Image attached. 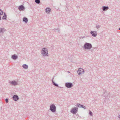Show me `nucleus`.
<instances>
[{
	"label": "nucleus",
	"mask_w": 120,
	"mask_h": 120,
	"mask_svg": "<svg viewBox=\"0 0 120 120\" xmlns=\"http://www.w3.org/2000/svg\"><path fill=\"white\" fill-rule=\"evenodd\" d=\"M41 54L42 55L44 56H48V49L46 48H43L41 50Z\"/></svg>",
	"instance_id": "1"
},
{
	"label": "nucleus",
	"mask_w": 120,
	"mask_h": 120,
	"mask_svg": "<svg viewBox=\"0 0 120 120\" xmlns=\"http://www.w3.org/2000/svg\"><path fill=\"white\" fill-rule=\"evenodd\" d=\"M92 47V44L90 43L86 42L83 46L84 48L86 49H90Z\"/></svg>",
	"instance_id": "2"
},
{
	"label": "nucleus",
	"mask_w": 120,
	"mask_h": 120,
	"mask_svg": "<svg viewBox=\"0 0 120 120\" xmlns=\"http://www.w3.org/2000/svg\"><path fill=\"white\" fill-rule=\"evenodd\" d=\"M56 108L54 104H53L51 105L50 106V110L52 112H56Z\"/></svg>",
	"instance_id": "3"
},
{
	"label": "nucleus",
	"mask_w": 120,
	"mask_h": 120,
	"mask_svg": "<svg viewBox=\"0 0 120 120\" xmlns=\"http://www.w3.org/2000/svg\"><path fill=\"white\" fill-rule=\"evenodd\" d=\"M78 108L77 107L73 108L71 110L70 112L73 114H76L78 112Z\"/></svg>",
	"instance_id": "4"
},
{
	"label": "nucleus",
	"mask_w": 120,
	"mask_h": 120,
	"mask_svg": "<svg viewBox=\"0 0 120 120\" xmlns=\"http://www.w3.org/2000/svg\"><path fill=\"white\" fill-rule=\"evenodd\" d=\"M84 72V69L81 68H79L77 71V73L79 75L83 74Z\"/></svg>",
	"instance_id": "5"
},
{
	"label": "nucleus",
	"mask_w": 120,
	"mask_h": 120,
	"mask_svg": "<svg viewBox=\"0 0 120 120\" xmlns=\"http://www.w3.org/2000/svg\"><path fill=\"white\" fill-rule=\"evenodd\" d=\"M65 86L67 88H70L72 87L73 86L72 83L71 82H66L65 84Z\"/></svg>",
	"instance_id": "6"
},
{
	"label": "nucleus",
	"mask_w": 120,
	"mask_h": 120,
	"mask_svg": "<svg viewBox=\"0 0 120 120\" xmlns=\"http://www.w3.org/2000/svg\"><path fill=\"white\" fill-rule=\"evenodd\" d=\"M25 8L23 5H22L19 6L18 7V9L20 11H24Z\"/></svg>",
	"instance_id": "7"
},
{
	"label": "nucleus",
	"mask_w": 120,
	"mask_h": 120,
	"mask_svg": "<svg viewBox=\"0 0 120 120\" xmlns=\"http://www.w3.org/2000/svg\"><path fill=\"white\" fill-rule=\"evenodd\" d=\"M12 99L15 101H17L19 99L18 96L17 95H15L12 97Z\"/></svg>",
	"instance_id": "8"
},
{
	"label": "nucleus",
	"mask_w": 120,
	"mask_h": 120,
	"mask_svg": "<svg viewBox=\"0 0 120 120\" xmlns=\"http://www.w3.org/2000/svg\"><path fill=\"white\" fill-rule=\"evenodd\" d=\"M90 33L91 34L92 36L94 37H95L97 35V33L96 31H91L90 32Z\"/></svg>",
	"instance_id": "9"
},
{
	"label": "nucleus",
	"mask_w": 120,
	"mask_h": 120,
	"mask_svg": "<svg viewBox=\"0 0 120 120\" xmlns=\"http://www.w3.org/2000/svg\"><path fill=\"white\" fill-rule=\"evenodd\" d=\"M77 106L78 107H82L85 109H86V107L85 106L83 105H81L80 104L78 103L77 104Z\"/></svg>",
	"instance_id": "10"
},
{
	"label": "nucleus",
	"mask_w": 120,
	"mask_h": 120,
	"mask_svg": "<svg viewBox=\"0 0 120 120\" xmlns=\"http://www.w3.org/2000/svg\"><path fill=\"white\" fill-rule=\"evenodd\" d=\"M10 83L12 85L15 86L17 84V82L15 81H10Z\"/></svg>",
	"instance_id": "11"
},
{
	"label": "nucleus",
	"mask_w": 120,
	"mask_h": 120,
	"mask_svg": "<svg viewBox=\"0 0 120 120\" xmlns=\"http://www.w3.org/2000/svg\"><path fill=\"white\" fill-rule=\"evenodd\" d=\"M6 30V29L4 28H0V34L4 33Z\"/></svg>",
	"instance_id": "12"
},
{
	"label": "nucleus",
	"mask_w": 120,
	"mask_h": 120,
	"mask_svg": "<svg viewBox=\"0 0 120 120\" xmlns=\"http://www.w3.org/2000/svg\"><path fill=\"white\" fill-rule=\"evenodd\" d=\"M11 58L14 60H16L18 58V56L14 54L12 56Z\"/></svg>",
	"instance_id": "13"
},
{
	"label": "nucleus",
	"mask_w": 120,
	"mask_h": 120,
	"mask_svg": "<svg viewBox=\"0 0 120 120\" xmlns=\"http://www.w3.org/2000/svg\"><path fill=\"white\" fill-rule=\"evenodd\" d=\"M109 8L108 6H103L102 7V10L103 11H105Z\"/></svg>",
	"instance_id": "14"
},
{
	"label": "nucleus",
	"mask_w": 120,
	"mask_h": 120,
	"mask_svg": "<svg viewBox=\"0 0 120 120\" xmlns=\"http://www.w3.org/2000/svg\"><path fill=\"white\" fill-rule=\"evenodd\" d=\"M53 78L52 79V84L53 85L55 86H56L57 87H59V85L58 84H57L55 83L54 81L53 80Z\"/></svg>",
	"instance_id": "15"
},
{
	"label": "nucleus",
	"mask_w": 120,
	"mask_h": 120,
	"mask_svg": "<svg viewBox=\"0 0 120 120\" xmlns=\"http://www.w3.org/2000/svg\"><path fill=\"white\" fill-rule=\"evenodd\" d=\"M45 10L46 12L47 13H49L51 11V9L49 8H47Z\"/></svg>",
	"instance_id": "16"
},
{
	"label": "nucleus",
	"mask_w": 120,
	"mask_h": 120,
	"mask_svg": "<svg viewBox=\"0 0 120 120\" xmlns=\"http://www.w3.org/2000/svg\"><path fill=\"white\" fill-rule=\"evenodd\" d=\"M23 21L25 22L26 23H27L28 21V19L25 17H24L23 18Z\"/></svg>",
	"instance_id": "17"
},
{
	"label": "nucleus",
	"mask_w": 120,
	"mask_h": 120,
	"mask_svg": "<svg viewBox=\"0 0 120 120\" xmlns=\"http://www.w3.org/2000/svg\"><path fill=\"white\" fill-rule=\"evenodd\" d=\"M22 67L23 68L25 69H27L28 68V65H27L25 64H24L23 65Z\"/></svg>",
	"instance_id": "18"
},
{
	"label": "nucleus",
	"mask_w": 120,
	"mask_h": 120,
	"mask_svg": "<svg viewBox=\"0 0 120 120\" xmlns=\"http://www.w3.org/2000/svg\"><path fill=\"white\" fill-rule=\"evenodd\" d=\"M6 18L7 15L5 13H4V15L3 17H2V19H4L5 20H6Z\"/></svg>",
	"instance_id": "19"
},
{
	"label": "nucleus",
	"mask_w": 120,
	"mask_h": 120,
	"mask_svg": "<svg viewBox=\"0 0 120 120\" xmlns=\"http://www.w3.org/2000/svg\"><path fill=\"white\" fill-rule=\"evenodd\" d=\"M35 2L36 3L38 4H39L40 2V0H35Z\"/></svg>",
	"instance_id": "20"
},
{
	"label": "nucleus",
	"mask_w": 120,
	"mask_h": 120,
	"mask_svg": "<svg viewBox=\"0 0 120 120\" xmlns=\"http://www.w3.org/2000/svg\"><path fill=\"white\" fill-rule=\"evenodd\" d=\"M3 13L4 12L3 10L1 9H0V16L3 15Z\"/></svg>",
	"instance_id": "21"
},
{
	"label": "nucleus",
	"mask_w": 120,
	"mask_h": 120,
	"mask_svg": "<svg viewBox=\"0 0 120 120\" xmlns=\"http://www.w3.org/2000/svg\"><path fill=\"white\" fill-rule=\"evenodd\" d=\"M101 26L99 25H97L96 26V27L97 29H98L100 28Z\"/></svg>",
	"instance_id": "22"
},
{
	"label": "nucleus",
	"mask_w": 120,
	"mask_h": 120,
	"mask_svg": "<svg viewBox=\"0 0 120 120\" xmlns=\"http://www.w3.org/2000/svg\"><path fill=\"white\" fill-rule=\"evenodd\" d=\"M89 114L90 116H92V115H93L92 113L90 110Z\"/></svg>",
	"instance_id": "23"
},
{
	"label": "nucleus",
	"mask_w": 120,
	"mask_h": 120,
	"mask_svg": "<svg viewBox=\"0 0 120 120\" xmlns=\"http://www.w3.org/2000/svg\"><path fill=\"white\" fill-rule=\"evenodd\" d=\"M53 30H54L55 31L57 30L58 33H59V32L60 30L59 29H55Z\"/></svg>",
	"instance_id": "24"
},
{
	"label": "nucleus",
	"mask_w": 120,
	"mask_h": 120,
	"mask_svg": "<svg viewBox=\"0 0 120 120\" xmlns=\"http://www.w3.org/2000/svg\"><path fill=\"white\" fill-rule=\"evenodd\" d=\"M5 101L6 103H8V98H6L5 99Z\"/></svg>",
	"instance_id": "25"
},
{
	"label": "nucleus",
	"mask_w": 120,
	"mask_h": 120,
	"mask_svg": "<svg viewBox=\"0 0 120 120\" xmlns=\"http://www.w3.org/2000/svg\"><path fill=\"white\" fill-rule=\"evenodd\" d=\"M105 93H104L103 94L104 97H105V98L106 99H108V98H107V96H105Z\"/></svg>",
	"instance_id": "26"
},
{
	"label": "nucleus",
	"mask_w": 120,
	"mask_h": 120,
	"mask_svg": "<svg viewBox=\"0 0 120 120\" xmlns=\"http://www.w3.org/2000/svg\"><path fill=\"white\" fill-rule=\"evenodd\" d=\"M118 118L120 120V114L118 116Z\"/></svg>",
	"instance_id": "27"
},
{
	"label": "nucleus",
	"mask_w": 120,
	"mask_h": 120,
	"mask_svg": "<svg viewBox=\"0 0 120 120\" xmlns=\"http://www.w3.org/2000/svg\"><path fill=\"white\" fill-rule=\"evenodd\" d=\"M1 17L0 16V20H1Z\"/></svg>",
	"instance_id": "28"
},
{
	"label": "nucleus",
	"mask_w": 120,
	"mask_h": 120,
	"mask_svg": "<svg viewBox=\"0 0 120 120\" xmlns=\"http://www.w3.org/2000/svg\"><path fill=\"white\" fill-rule=\"evenodd\" d=\"M68 72L69 73H70V72L69 71H68Z\"/></svg>",
	"instance_id": "29"
},
{
	"label": "nucleus",
	"mask_w": 120,
	"mask_h": 120,
	"mask_svg": "<svg viewBox=\"0 0 120 120\" xmlns=\"http://www.w3.org/2000/svg\"><path fill=\"white\" fill-rule=\"evenodd\" d=\"M119 30H120V27L119 28Z\"/></svg>",
	"instance_id": "30"
},
{
	"label": "nucleus",
	"mask_w": 120,
	"mask_h": 120,
	"mask_svg": "<svg viewBox=\"0 0 120 120\" xmlns=\"http://www.w3.org/2000/svg\"><path fill=\"white\" fill-rule=\"evenodd\" d=\"M106 94H107V93H106Z\"/></svg>",
	"instance_id": "31"
}]
</instances>
